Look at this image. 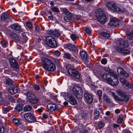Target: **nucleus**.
<instances>
[{
	"mask_svg": "<svg viewBox=\"0 0 133 133\" xmlns=\"http://www.w3.org/2000/svg\"><path fill=\"white\" fill-rule=\"evenodd\" d=\"M41 61L43 68L49 71H53L56 69L54 64L50 59L45 57L41 58Z\"/></svg>",
	"mask_w": 133,
	"mask_h": 133,
	"instance_id": "nucleus-1",
	"label": "nucleus"
},
{
	"mask_svg": "<svg viewBox=\"0 0 133 133\" xmlns=\"http://www.w3.org/2000/svg\"><path fill=\"white\" fill-rule=\"evenodd\" d=\"M106 6L109 10L116 12L119 14L124 13L125 11L123 8H120L117 5L116 3L112 2L107 3Z\"/></svg>",
	"mask_w": 133,
	"mask_h": 133,
	"instance_id": "nucleus-2",
	"label": "nucleus"
},
{
	"mask_svg": "<svg viewBox=\"0 0 133 133\" xmlns=\"http://www.w3.org/2000/svg\"><path fill=\"white\" fill-rule=\"evenodd\" d=\"M102 77L110 85L115 86L118 85V81L117 78H112L110 74H104L102 75Z\"/></svg>",
	"mask_w": 133,
	"mask_h": 133,
	"instance_id": "nucleus-3",
	"label": "nucleus"
},
{
	"mask_svg": "<svg viewBox=\"0 0 133 133\" xmlns=\"http://www.w3.org/2000/svg\"><path fill=\"white\" fill-rule=\"evenodd\" d=\"M117 94L120 96V98L116 95L114 93L112 94V96L114 99L116 100L119 101H124L125 102L128 101L129 99V97L128 95H125V93L121 91H118L117 92Z\"/></svg>",
	"mask_w": 133,
	"mask_h": 133,
	"instance_id": "nucleus-4",
	"label": "nucleus"
},
{
	"mask_svg": "<svg viewBox=\"0 0 133 133\" xmlns=\"http://www.w3.org/2000/svg\"><path fill=\"white\" fill-rule=\"evenodd\" d=\"M96 16L98 21L102 23H105L106 21V17L105 14L101 9H98L96 12Z\"/></svg>",
	"mask_w": 133,
	"mask_h": 133,
	"instance_id": "nucleus-5",
	"label": "nucleus"
},
{
	"mask_svg": "<svg viewBox=\"0 0 133 133\" xmlns=\"http://www.w3.org/2000/svg\"><path fill=\"white\" fill-rule=\"evenodd\" d=\"M45 43L46 44L51 48H55L57 47V44L55 39L51 36L46 37Z\"/></svg>",
	"mask_w": 133,
	"mask_h": 133,
	"instance_id": "nucleus-6",
	"label": "nucleus"
},
{
	"mask_svg": "<svg viewBox=\"0 0 133 133\" xmlns=\"http://www.w3.org/2000/svg\"><path fill=\"white\" fill-rule=\"evenodd\" d=\"M73 90L74 94L77 98L79 99L82 98L83 91L81 88L77 86H75Z\"/></svg>",
	"mask_w": 133,
	"mask_h": 133,
	"instance_id": "nucleus-7",
	"label": "nucleus"
},
{
	"mask_svg": "<svg viewBox=\"0 0 133 133\" xmlns=\"http://www.w3.org/2000/svg\"><path fill=\"white\" fill-rule=\"evenodd\" d=\"M24 117L25 120L29 123L37 122L34 115L30 112H28L25 114Z\"/></svg>",
	"mask_w": 133,
	"mask_h": 133,
	"instance_id": "nucleus-8",
	"label": "nucleus"
},
{
	"mask_svg": "<svg viewBox=\"0 0 133 133\" xmlns=\"http://www.w3.org/2000/svg\"><path fill=\"white\" fill-rule=\"evenodd\" d=\"M9 61L11 68H14L16 69H19V66L17 61L15 59L12 58H9Z\"/></svg>",
	"mask_w": 133,
	"mask_h": 133,
	"instance_id": "nucleus-9",
	"label": "nucleus"
},
{
	"mask_svg": "<svg viewBox=\"0 0 133 133\" xmlns=\"http://www.w3.org/2000/svg\"><path fill=\"white\" fill-rule=\"evenodd\" d=\"M68 72L70 75L73 76L76 78H79L80 76L78 71L77 70L72 68L68 70Z\"/></svg>",
	"mask_w": 133,
	"mask_h": 133,
	"instance_id": "nucleus-10",
	"label": "nucleus"
},
{
	"mask_svg": "<svg viewBox=\"0 0 133 133\" xmlns=\"http://www.w3.org/2000/svg\"><path fill=\"white\" fill-rule=\"evenodd\" d=\"M67 100L71 104L75 105L77 104V102L74 97L71 94H68L66 95Z\"/></svg>",
	"mask_w": 133,
	"mask_h": 133,
	"instance_id": "nucleus-11",
	"label": "nucleus"
},
{
	"mask_svg": "<svg viewBox=\"0 0 133 133\" xmlns=\"http://www.w3.org/2000/svg\"><path fill=\"white\" fill-rule=\"evenodd\" d=\"M47 107L51 111H55L59 109L57 107L54 103H48L47 105Z\"/></svg>",
	"mask_w": 133,
	"mask_h": 133,
	"instance_id": "nucleus-12",
	"label": "nucleus"
},
{
	"mask_svg": "<svg viewBox=\"0 0 133 133\" xmlns=\"http://www.w3.org/2000/svg\"><path fill=\"white\" fill-rule=\"evenodd\" d=\"M19 89L16 85H13L8 89L9 92L12 95H14L19 91Z\"/></svg>",
	"mask_w": 133,
	"mask_h": 133,
	"instance_id": "nucleus-13",
	"label": "nucleus"
},
{
	"mask_svg": "<svg viewBox=\"0 0 133 133\" xmlns=\"http://www.w3.org/2000/svg\"><path fill=\"white\" fill-rule=\"evenodd\" d=\"M118 52L127 55L130 54L129 51L124 48H122L119 46H117L115 49Z\"/></svg>",
	"mask_w": 133,
	"mask_h": 133,
	"instance_id": "nucleus-14",
	"label": "nucleus"
},
{
	"mask_svg": "<svg viewBox=\"0 0 133 133\" xmlns=\"http://www.w3.org/2000/svg\"><path fill=\"white\" fill-rule=\"evenodd\" d=\"M84 96L87 102L91 104L93 101V98L91 94L86 92L84 94Z\"/></svg>",
	"mask_w": 133,
	"mask_h": 133,
	"instance_id": "nucleus-15",
	"label": "nucleus"
},
{
	"mask_svg": "<svg viewBox=\"0 0 133 133\" xmlns=\"http://www.w3.org/2000/svg\"><path fill=\"white\" fill-rule=\"evenodd\" d=\"M119 21L115 18H111L109 24L111 26H119Z\"/></svg>",
	"mask_w": 133,
	"mask_h": 133,
	"instance_id": "nucleus-16",
	"label": "nucleus"
},
{
	"mask_svg": "<svg viewBox=\"0 0 133 133\" xmlns=\"http://www.w3.org/2000/svg\"><path fill=\"white\" fill-rule=\"evenodd\" d=\"M66 46L70 51L72 52H75L77 51L78 49L77 47L71 44H66Z\"/></svg>",
	"mask_w": 133,
	"mask_h": 133,
	"instance_id": "nucleus-17",
	"label": "nucleus"
},
{
	"mask_svg": "<svg viewBox=\"0 0 133 133\" xmlns=\"http://www.w3.org/2000/svg\"><path fill=\"white\" fill-rule=\"evenodd\" d=\"M81 58L84 61L86 62L88 61L87 55V52L84 51H82L79 53Z\"/></svg>",
	"mask_w": 133,
	"mask_h": 133,
	"instance_id": "nucleus-18",
	"label": "nucleus"
},
{
	"mask_svg": "<svg viewBox=\"0 0 133 133\" xmlns=\"http://www.w3.org/2000/svg\"><path fill=\"white\" fill-rule=\"evenodd\" d=\"M118 43L120 46L124 47H127L128 46L127 42L123 39H120L118 40Z\"/></svg>",
	"mask_w": 133,
	"mask_h": 133,
	"instance_id": "nucleus-19",
	"label": "nucleus"
},
{
	"mask_svg": "<svg viewBox=\"0 0 133 133\" xmlns=\"http://www.w3.org/2000/svg\"><path fill=\"white\" fill-rule=\"evenodd\" d=\"M119 70L120 73V74L122 75L124 77H128L129 76V74L126 72L124 70L122 69H117V72L118 73H119Z\"/></svg>",
	"mask_w": 133,
	"mask_h": 133,
	"instance_id": "nucleus-20",
	"label": "nucleus"
},
{
	"mask_svg": "<svg viewBox=\"0 0 133 133\" xmlns=\"http://www.w3.org/2000/svg\"><path fill=\"white\" fill-rule=\"evenodd\" d=\"M32 99L30 100L29 101L30 103L32 104H36L38 103L39 101V98L34 95Z\"/></svg>",
	"mask_w": 133,
	"mask_h": 133,
	"instance_id": "nucleus-21",
	"label": "nucleus"
},
{
	"mask_svg": "<svg viewBox=\"0 0 133 133\" xmlns=\"http://www.w3.org/2000/svg\"><path fill=\"white\" fill-rule=\"evenodd\" d=\"M10 16L7 13H3L1 16V18L2 21H5L7 19L10 18Z\"/></svg>",
	"mask_w": 133,
	"mask_h": 133,
	"instance_id": "nucleus-22",
	"label": "nucleus"
},
{
	"mask_svg": "<svg viewBox=\"0 0 133 133\" xmlns=\"http://www.w3.org/2000/svg\"><path fill=\"white\" fill-rule=\"evenodd\" d=\"M11 27L12 29L15 30L20 31V30L21 31L20 26L17 23L13 24L11 25Z\"/></svg>",
	"mask_w": 133,
	"mask_h": 133,
	"instance_id": "nucleus-23",
	"label": "nucleus"
},
{
	"mask_svg": "<svg viewBox=\"0 0 133 133\" xmlns=\"http://www.w3.org/2000/svg\"><path fill=\"white\" fill-rule=\"evenodd\" d=\"M28 39V37L25 35V34H22V36L21 37L20 39H19L21 42L23 43H25Z\"/></svg>",
	"mask_w": 133,
	"mask_h": 133,
	"instance_id": "nucleus-24",
	"label": "nucleus"
},
{
	"mask_svg": "<svg viewBox=\"0 0 133 133\" xmlns=\"http://www.w3.org/2000/svg\"><path fill=\"white\" fill-rule=\"evenodd\" d=\"M26 95L28 100L29 101L32 99V97L35 95L32 92L30 91H28L26 92Z\"/></svg>",
	"mask_w": 133,
	"mask_h": 133,
	"instance_id": "nucleus-25",
	"label": "nucleus"
},
{
	"mask_svg": "<svg viewBox=\"0 0 133 133\" xmlns=\"http://www.w3.org/2000/svg\"><path fill=\"white\" fill-rule=\"evenodd\" d=\"M119 80L123 84L125 85V86L128 87V88H129L130 83L128 81L125 79H124L123 78H120Z\"/></svg>",
	"mask_w": 133,
	"mask_h": 133,
	"instance_id": "nucleus-26",
	"label": "nucleus"
},
{
	"mask_svg": "<svg viewBox=\"0 0 133 133\" xmlns=\"http://www.w3.org/2000/svg\"><path fill=\"white\" fill-rule=\"evenodd\" d=\"M97 127L99 129H102L103 128L105 125V123L103 121H99L97 123Z\"/></svg>",
	"mask_w": 133,
	"mask_h": 133,
	"instance_id": "nucleus-27",
	"label": "nucleus"
},
{
	"mask_svg": "<svg viewBox=\"0 0 133 133\" xmlns=\"http://www.w3.org/2000/svg\"><path fill=\"white\" fill-rule=\"evenodd\" d=\"M102 36L106 39H108L110 37V34L109 33L104 31L100 33Z\"/></svg>",
	"mask_w": 133,
	"mask_h": 133,
	"instance_id": "nucleus-28",
	"label": "nucleus"
},
{
	"mask_svg": "<svg viewBox=\"0 0 133 133\" xmlns=\"http://www.w3.org/2000/svg\"><path fill=\"white\" fill-rule=\"evenodd\" d=\"M12 121L13 123L17 126H19L21 124V122L20 119L17 118H14Z\"/></svg>",
	"mask_w": 133,
	"mask_h": 133,
	"instance_id": "nucleus-29",
	"label": "nucleus"
},
{
	"mask_svg": "<svg viewBox=\"0 0 133 133\" xmlns=\"http://www.w3.org/2000/svg\"><path fill=\"white\" fill-rule=\"evenodd\" d=\"M99 112L97 109L94 110V118L96 119H98L99 117Z\"/></svg>",
	"mask_w": 133,
	"mask_h": 133,
	"instance_id": "nucleus-30",
	"label": "nucleus"
},
{
	"mask_svg": "<svg viewBox=\"0 0 133 133\" xmlns=\"http://www.w3.org/2000/svg\"><path fill=\"white\" fill-rule=\"evenodd\" d=\"M23 105L22 104H17L15 108V109L17 111H21L22 110Z\"/></svg>",
	"mask_w": 133,
	"mask_h": 133,
	"instance_id": "nucleus-31",
	"label": "nucleus"
},
{
	"mask_svg": "<svg viewBox=\"0 0 133 133\" xmlns=\"http://www.w3.org/2000/svg\"><path fill=\"white\" fill-rule=\"evenodd\" d=\"M62 12H63L66 16L72 15L66 8H63L62 9Z\"/></svg>",
	"mask_w": 133,
	"mask_h": 133,
	"instance_id": "nucleus-32",
	"label": "nucleus"
},
{
	"mask_svg": "<svg viewBox=\"0 0 133 133\" xmlns=\"http://www.w3.org/2000/svg\"><path fill=\"white\" fill-rule=\"evenodd\" d=\"M72 15L66 16L64 17V20L67 22H69L70 21H71L72 19Z\"/></svg>",
	"mask_w": 133,
	"mask_h": 133,
	"instance_id": "nucleus-33",
	"label": "nucleus"
},
{
	"mask_svg": "<svg viewBox=\"0 0 133 133\" xmlns=\"http://www.w3.org/2000/svg\"><path fill=\"white\" fill-rule=\"evenodd\" d=\"M32 108V107L30 105H26L24 107L23 110L24 111L26 112L29 111H30Z\"/></svg>",
	"mask_w": 133,
	"mask_h": 133,
	"instance_id": "nucleus-34",
	"label": "nucleus"
},
{
	"mask_svg": "<svg viewBox=\"0 0 133 133\" xmlns=\"http://www.w3.org/2000/svg\"><path fill=\"white\" fill-rule=\"evenodd\" d=\"M61 35V32L58 30H54L53 35L55 37H58Z\"/></svg>",
	"mask_w": 133,
	"mask_h": 133,
	"instance_id": "nucleus-35",
	"label": "nucleus"
},
{
	"mask_svg": "<svg viewBox=\"0 0 133 133\" xmlns=\"http://www.w3.org/2000/svg\"><path fill=\"white\" fill-rule=\"evenodd\" d=\"M103 98L105 101L109 103H111L112 102L111 99L107 96H103Z\"/></svg>",
	"mask_w": 133,
	"mask_h": 133,
	"instance_id": "nucleus-36",
	"label": "nucleus"
},
{
	"mask_svg": "<svg viewBox=\"0 0 133 133\" xmlns=\"http://www.w3.org/2000/svg\"><path fill=\"white\" fill-rule=\"evenodd\" d=\"M128 38L130 40H133V34L129 32H126Z\"/></svg>",
	"mask_w": 133,
	"mask_h": 133,
	"instance_id": "nucleus-37",
	"label": "nucleus"
},
{
	"mask_svg": "<svg viewBox=\"0 0 133 133\" xmlns=\"http://www.w3.org/2000/svg\"><path fill=\"white\" fill-rule=\"evenodd\" d=\"M83 30L85 31L87 34H90L91 33V31L90 28L87 27H85L83 28Z\"/></svg>",
	"mask_w": 133,
	"mask_h": 133,
	"instance_id": "nucleus-38",
	"label": "nucleus"
},
{
	"mask_svg": "<svg viewBox=\"0 0 133 133\" xmlns=\"http://www.w3.org/2000/svg\"><path fill=\"white\" fill-rule=\"evenodd\" d=\"M5 83L8 85H11L12 84V80L10 78H7L5 79Z\"/></svg>",
	"mask_w": 133,
	"mask_h": 133,
	"instance_id": "nucleus-39",
	"label": "nucleus"
},
{
	"mask_svg": "<svg viewBox=\"0 0 133 133\" xmlns=\"http://www.w3.org/2000/svg\"><path fill=\"white\" fill-rule=\"evenodd\" d=\"M8 42L6 40H4L2 41L1 43L2 46L5 48L7 46L8 44Z\"/></svg>",
	"mask_w": 133,
	"mask_h": 133,
	"instance_id": "nucleus-40",
	"label": "nucleus"
},
{
	"mask_svg": "<svg viewBox=\"0 0 133 133\" xmlns=\"http://www.w3.org/2000/svg\"><path fill=\"white\" fill-rule=\"evenodd\" d=\"M61 52L58 50L55 51L54 53V55L57 57H59L61 55Z\"/></svg>",
	"mask_w": 133,
	"mask_h": 133,
	"instance_id": "nucleus-41",
	"label": "nucleus"
},
{
	"mask_svg": "<svg viewBox=\"0 0 133 133\" xmlns=\"http://www.w3.org/2000/svg\"><path fill=\"white\" fill-rule=\"evenodd\" d=\"M7 100L9 99V101L11 102H14L15 101V99L13 98L12 97L10 96H8L6 98Z\"/></svg>",
	"mask_w": 133,
	"mask_h": 133,
	"instance_id": "nucleus-42",
	"label": "nucleus"
},
{
	"mask_svg": "<svg viewBox=\"0 0 133 133\" xmlns=\"http://www.w3.org/2000/svg\"><path fill=\"white\" fill-rule=\"evenodd\" d=\"M79 128L80 129H82L83 131H85L87 130H86V128L83 124H80L79 125Z\"/></svg>",
	"mask_w": 133,
	"mask_h": 133,
	"instance_id": "nucleus-43",
	"label": "nucleus"
},
{
	"mask_svg": "<svg viewBox=\"0 0 133 133\" xmlns=\"http://www.w3.org/2000/svg\"><path fill=\"white\" fill-rule=\"evenodd\" d=\"M97 94L98 96L99 99L100 100L102 95V91L101 90H98L97 92Z\"/></svg>",
	"mask_w": 133,
	"mask_h": 133,
	"instance_id": "nucleus-44",
	"label": "nucleus"
},
{
	"mask_svg": "<svg viewBox=\"0 0 133 133\" xmlns=\"http://www.w3.org/2000/svg\"><path fill=\"white\" fill-rule=\"evenodd\" d=\"M7 99H4V100L2 101V104L4 106H7L8 105L9 102L6 100Z\"/></svg>",
	"mask_w": 133,
	"mask_h": 133,
	"instance_id": "nucleus-45",
	"label": "nucleus"
},
{
	"mask_svg": "<svg viewBox=\"0 0 133 133\" xmlns=\"http://www.w3.org/2000/svg\"><path fill=\"white\" fill-rule=\"evenodd\" d=\"M64 56L66 59H70L71 57V55L68 53L65 52L64 54Z\"/></svg>",
	"mask_w": 133,
	"mask_h": 133,
	"instance_id": "nucleus-46",
	"label": "nucleus"
},
{
	"mask_svg": "<svg viewBox=\"0 0 133 133\" xmlns=\"http://www.w3.org/2000/svg\"><path fill=\"white\" fill-rule=\"evenodd\" d=\"M11 36L13 38H15V39H17V40H18V37L17 36V35L14 32H11L10 34Z\"/></svg>",
	"mask_w": 133,
	"mask_h": 133,
	"instance_id": "nucleus-47",
	"label": "nucleus"
},
{
	"mask_svg": "<svg viewBox=\"0 0 133 133\" xmlns=\"http://www.w3.org/2000/svg\"><path fill=\"white\" fill-rule=\"evenodd\" d=\"M70 37L73 41H75L77 39L76 36L74 34H72L71 35Z\"/></svg>",
	"mask_w": 133,
	"mask_h": 133,
	"instance_id": "nucleus-48",
	"label": "nucleus"
},
{
	"mask_svg": "<svg viewBox=\"0 0 133 133\" xmlns=\"http://www.w3.org/2000/svg\"><path fill=\"white\" fill-rule=\"evenodd\" d=\"M4 126L0 124V133H3L4 131Z\"/></svg>",
	"mask_w": 133,
	"mask_h": 133,
	"instance_id": "nucleus-49",
	"label": "nucleus"
},
{
	"mask_svg": "<svg viewBox=\"0 0 133 133\" xmlns=\"http://www.w3.org/2000/svg\"><path fill=\"white\" fill-rule=\"evenodd\" d=\"M82 118L86 119L88 116V114L85 113H83L82 114Z\"/></svg>",
	"mask_w": 133,
	"mask_h": 133,
	"instance_id": "nucleus-50",
	"label": "nucleus"
},
{
	"mask_svg": "<svg viewBox=\"0 0 133 133\" xmlns=\"http://www.w3.org/2000/svg\"><path fill=\"white\" fill-rule=\"evenodd\" d=\"M26 26L29 29H31L32 28V25L31 23L28 22L26 23Z\"/></svg>",
	"mask_w": 133,
	"mask_h": 133,
	"instance_id": "nucleus-51",
	"label": "nucleus"
},
{
	"mask_svg": "<svg viewBox=\"0 0 133 133\" xmlns=\"http://www.w3.org/2000/svg\"><path fill=\"white\" fill-rule=\"evenodd\" d=\"M52 10L54 12H59V10L58 9L55 7H54L51 8Z\"/></svg>",
	"mask_w": 133,
	"mask_h": 133,
	"instance_id": "nucleus-52",
	"label": "nucleus"
},
{
	"mask_svg": "<svg viewBox=\"0 0 133 133\" xmlns=\"http://www.w3.org/2000/svg\"><path fill=\"white\" fill-rule=\"evenodd\" d=\"M33 88L35 90H39L40 89L39 86L36 84L34 85L33 86Z\"/></svg>",
	"mask_w": 133,
	"mask_h": 133,
	"instance_id": "nucleus-53",
	"label": "nucleus"
},
{
	"mask_svg": "<svg viewBox=\"0 0 133 133\" xmlns=\"http://www.w3.org/2000/svg\"><path fill=\"white\" fill-rule=\"evenodd\" d=\"M111 76V77H113V78H117V75L114 72H112L111 75H110Z\"/></svg>",
	"mask_w": 133,
	"mask_h": 133,
	"instance_id": "nucleus-54",
	"label": "nucleus"
},
{
	"mask_svg": "<svg viewBox=\"0 0 133 133\" xmlns=\"http://www.w3.org/2000/svg\"><path fill=\"white\" fill-rule=\"evenodd\" d=\"M101 63L103 64H105L107 63V60L106 58H103L101 60Z\"/></svg>",
	"mask_w": 133,
	"mask_h": 133,
	"instance_id": "nucleus-55",
	"label": "nucleus"
},
{
	"mask_svg": "<svg viewBox=\"0 0 133 133\" xmlns=\"http://www.w3.org/2000/svg\"><path fill=\"white\" fill-rule=\"evenodd\" d=\"M54 30H48L47 31V32L48 34L53 35Z\"/></svg>",
	"mask_w": 133,
	"mask_h": 133,
	"instance_id": "nucleus-56",
	"label": "nucleus"
},
{
	"mask_svg": "<svg viewBox=\"0 0 133 133\" xmlns=\"http://www.w3.org/2000/svg\"><path fill=\"white\" fill-rule=\"evenodd\" d=\"M123 121V118L121 117H119L117 119V122L118 123H122Z\"/></svg>",
	"mask_w": 133,
	"mask_h": 133,
	"instance_id": "nucleus-57",
	"label": "nucleus"
},
{
	"mask_svg": "<svg viewBox=\"0 0 133 133\" xmlns=\"http://www.w3.org/2000/svg\"><path fill=\"white\" fill-rule=\"evenodd\" d=\"M42 117L46 119L48 117V114L45 113L43 114L42 115Z\"/></svg>",
	"mask_w": 133,
	"mask_h": 133,
	"instance_id": "nucleus-58",
	"label": "nucleus"
},
{
	"mask_svg": "<svg viewBox=\"0 0 133 133\" xmlns=\"http://www.w3.org/2000/svg\"><path fill=\"white\" fill-rule=\"evenodd\" d=\"M123 133H131V132L129 130L126 129L123 130Z\"/></svg>",
	"mask_w": 133,
	"mask_h": 133,
	"instance_id": "nucleus-59",
	"label": "nucleus"
},
{
	"mask_svg": "<svg viewBox=\"0 0 133 133\" xmlns=\"http://www.w3.org/2000/svg\"><path fill=\"white\" fill-rule=\"evenodd\" d=\"M35 31L36 32L39 33L40 31V30L38 27H36L35 28Z\"/></svg>",
	"mask_w": 133,
	"mask_h": 133,
	"instance_id": "nucleus-60",
	"label": "nucleus"
},
{
	"mask_svg": "<svg viewBox=\"0 0 133 133\" xmlns=\"http://www.w3.org/2000/svg\"><path fill=\"white\" fill-rule=\"evenodd\" d=\"M81 17L80 16H77L76 17V19L78 21H80V22H81Z\"/></svg>",
	"mask_w": 133,
	"mask_h": 133,
	"instance_id": "nucleus-61",
	"label": "nucleus"
},
{
	"mask_svg": "<svg viewBox=\"0 0 133 133\" xmlns=\"http://www.w3.org/2000/svg\"><path fill=\"white\" fill-rule=\"evenodd\" d=\"M120 110L119 109H116L115 110V112L116 114H118L120 113Z\"/></svg>",
	"mask_w": 133,
	"mask_h": 133,
	"instance_id": "nucleus-62",
	"label": "nucleus"
},
{
	"mask_svg": "<svg viewBox=\"0 0 133 133\" xmlns=\"http://www.w3.org/2000/svg\"><path fill=\"white\" fill-rule=\"evenodd\" d=\"M105 119L107 120L109 122H111V119L109 117H107L105 118Z\"/></svg>",
	"mask_w": 133,
	"mask_h": 133,
	"instance_id": "nucleus-63",
	"label": "nucleus"
},
{
	"mask_svg": "<svg viewBox=\"0 0 133 133\" xmlns=\"http://www.w3.org/2000/svg\"><path fill=\"white\" fill-rule=\"evenodd\" d=\"M80 133H88V131L87 130L84 131L83 130H81Z\"/></svg>",
	"mask_w": 133,
	"mask_h": 133,
	"instance_id": "nucleus-64",
	"label": "nucleus"
}]
</instances>
